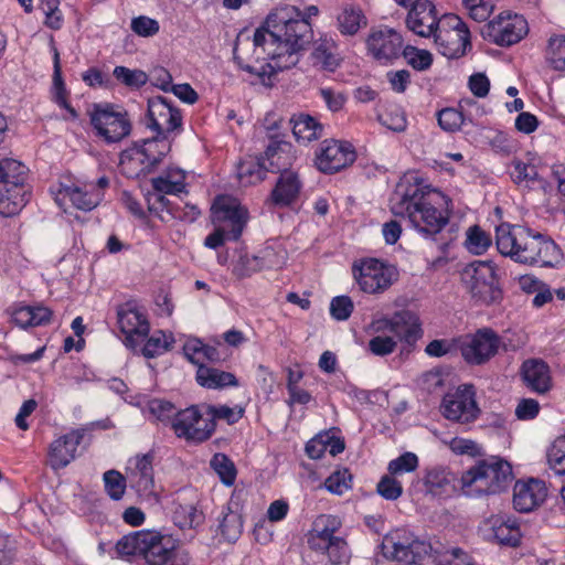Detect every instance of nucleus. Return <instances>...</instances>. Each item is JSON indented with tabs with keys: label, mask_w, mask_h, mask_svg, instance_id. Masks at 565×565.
<instances>
[{
	"label": "nucleus",
	"mask_w": 565,
	"mask_h": 565,
	"mask_svg": "<svg viewBox=\"0 0 565 565\" xmlns=\"http://www.w3.org/2000/svg\"><path fill=\"white\" fill-rule=\"evenodd\" d=\"M153 455H136L130 458L127 467V478L130 487L140 495H149L153 492Z\"/></svg>",
	"instance_id": "obj_22"
},
{
	"label": "nucleus",
	"mask_w": 565,
	"mask_h": 565,
	"mask_svg": "<svg viewBox=\"0 0 565 565\" xmlns=\"http://www.w3.org/2000/svg\"><path fill=\"white\" fill-rule=\"evenodd\" d=\"M529 32L527 21L519 14H499L489 21L482 34L493 43L510 46L521 41Z\"/></svg>",
	"instance_id": "obj_15"
},
{
	"label": "nucleus",
	"mask_w": 565,
	"mask_h": 565,
	"mask_svg": "<svg viewBox=\"0 0 565 565\" xmlns=\"http://www.w3.org/2000/svg\"><path fill=\"white\" fill-rule=\"evenodd\" d=\"M183 351L186 359L198 367L205 365V361L214 362L220 360L218 351L215 348L206 345L196 339L188 341L184 344Z\"/></svg>",
	"instance_id": "obj_41"
},
{
	"label": "nucleus",
	"mask_w": 565,
	"mask_h": 565,
	"mask_svg": "<svg viewBox=\"0 0 565 565\" xmlns=\"http://www.w3.org/2000/svg\"><path fill=\"white\" fill-rule=\"evenodd\" d=\"M26 168L15 159H0V215L19 214L30 200Z\"/></svg>",
	"instance_id": "obj_5"
},
{
	"label": "nucleus",
	"mask_w": 565,
	"mask_h": 565,
	"mask_svg": "<svg viewBox=\"0 0 565 565\" xmlns=\"http://www.w3.org/2000/svg\"><path fill=\"white\" fill-rule=\"evenodd\" d=\"M386 557L406 564H415L427 554V545L406 530H395L382 543Z\"/></svg>",
	"instance_id": "obj_13"
},
{
	"label": "nucleus",
	"mask_w": 565,
	"mask_h": 565,
	"mask_svg": "<svg viewBox=\"0 0 565 565\" xmlns=\"http://www.w3.org/2000/svg\"><path fill=\"white\" fill-rule=\"evenodd\" d=\"M391 210L394 215L408 218L425 236L438 234L449 221L447 198L416 177H405L398 182L391 198Z\"/></svg>",
	"instance_id": "obj_2"
},
{
	"label": "nucleus",
	"mask_w": 565,
	"mask_h": 565,
	"mask_svg": "<svg viewBox=\"0 0 565 565\" xmlns=\"http://www.w3.org/2000/svg\"><path fill=\"white\" fill-rule=\"evenodd\" d=\"M376 490L381 497L391 501L397 500L403 493L402 483L392 476L382 477Z\"/></svg>",
	"instance_id": "obj_63"
},
{
	"label": "nucleus",
	"mask_w": 565,
	"mask_h": 565,
	"mask_svg": "<svg viewBox=\"0 0 565 565\" xmlns=\"http://www.w3.org/2000/svg\"><path fill=\"white\" fill-rule=\"evenodd\" d=\"M372 327L377 333H391L394 339L411 343L422 333L419 318L411 310H401L392 317H383L373 321Z\"/></svg>",
	"instance_id": "obj_18"
},
{
	"label": "nucleus",
	"mask_w": 565,
	"mask_h": 565,
	"mask_svg": "<svg viewBox=\"0 0 565 565\" xmlns=\"http://www.w3.org/2000/svg\"><path fill=\"white\" fill-rule=\"evenodd\" d=\"M120 557H137L147 565H190V554L171 535L140 530L124 535L116 543Z\"/></svg>",
	"instance_id": "obj_3"
},
{
	"label": "nucleus",
	"mask_w": 565,
	"mask_h": 565,
	"mask_svg": "<svg viewBox=\"0 0 565 565\" xmlns=\"http://www.w3.org/2000/svg\"><path fill=\"white\" fill-rule=\"evenodd\" d=\"M403 42L402 35L396 30L383 26L370 31L366 47L369 54L376 61L387 63L399 56Z\"/></svg>",
	"instance_id": "obj_21"
},
{
	"label": "nucleus",
	"mask_w": 565,
	"mask_h": 565,
	"mask_svg": "<svg viewBox=\"0 0 565 565\" xmlns=\"http://www.w3.org/2000/svg\"><path fill=\"white\" fill-rule=\"evenodd\" d=\"M173 523L183 529H193L202 523L203 515L192 504H177L173 510Z\"/></svg>",
	"instance_id": "obj_45"
},
{
	"label": "nucleus",
	"mask_w": 565,
	"mask_h": 565,
	"mask_svg": "<svg viewBox=\"0 0 565 565\" xmlns=\"http://www.w3.org/2000/svg\"><path fill=\"white\" fill-rule=\"evenodd\" d=\"M113 75L118 83L130 88L138 89L147 84L149 76L141 70H131L126 66H116Z\"/></svg>",
	"instance_id": "obj_47"
},
{
	"label": "nucleus",
	"mask_w": 565,
	"mask_h": 565,
	"mask_svg": "<svg viewBox=\"0 0 565 565\" xmlns=\"http://www.w3.org/2000/svg\"><path fill=\"white\" fill-rule=\"evenodd\" d=\"M313 40L308 19L294 6L276 8L256 29L253 38L257 60H268L274 71L288 70L299 62L300 52Z\"/></svg>",
	"instance_id": "obj_1"
},
{
	"label": "nucleus",
	"mask_w": 565,
	"mask_h": 565,
	"mask_svg": "<svg viewBox=\"0 0 565 565\" xmlns=\"http://www.w3.org/2000/svg\"><path fill=\"white\" fill-rule=\"evenodd\" d=\"M147 127L156 135L169 138L182 127V116L172 103L162 96L148 99Z\"/></svg>",
	"instance_id": "obj_14"
},
{
	"label": "nucleus",
	"mask_w": 565,
	"mask_h": 565,
	"mask_svg": "<svg viewBox=\"0 0 565 565\" xmlns=\"http://www.w3.org/2000/svg\"><path fill=\"white\" fill-rule=\"evenodd\" d=\"M397 340L392 335H376L369 341V350L377 356L393 353L397 347Z\"/></svg>",
	"instance_id": "obj_64"
},
{
	"label": "nucleus",
	"mask_w": 565,
	"mask_h": 565,
	"mask_svg": "<svg viewBox=\"0 0 565 565\" xmlns=\"http://www.w3.org/2000/svg\"><path fill=\"white\" fill-rule=\"evenodd\" d=\"M353 276L360 289L366 294H381L398 278L396 267L369 258L353 266Z\"/></svg>",
	"instance_id": "obj_11"
},
{
	"label": "nucleus",
	"mask_w": 565,
	"mask_h": 565,
	"mask_svg": "<svg viewBox=\"0 0 565 565\" xmlns=\"http://www.w3.org/2000/svg\"><path fill=\"white\" fill-rule=\"evenodd\" d=\"M220 530L225 540L235 542L243 531L242 515L236 511H232L228 507L220 523Z\"/></svg>",
	"instance_id": "obj_50"
},
{
	"label": "nucleus",
	"mask_w": 565,
	"mask_h": 565,
	"mask_svg": "<svg viewBox=\"0 0 565 565\" xmlns=\"http://www.w3.org/2000/svg\"><path fill=\"white\" fill-rule=\"evenodd\" d=\"M525 226L501 224L495 230V243L499 253L502 256L510 257L515 263L522 264L521 255L523 250V243H520L519 237L524 236Z\"/></svg>",
	"instance_id": "obj_26"
},
{
	"label": "nucleus",
	"mask_w": 565,
	"mask_h": 565,
	"mask_svg": "<svg viewBox=\"0 0 565 565\" xmlns=\"http://www.w3.org/2000/svg\"><path fill=\"white\" fill-rule=\"evenodd\" d=\"M465 274L469 276L468 289L476 302L489 306L501 301L503 292L493 262L476 260Z\"/></svg>",
	"instance_id": "obj_8"
},
{
	"label": "nucleus",
	"mask_w": 565,
	"mask_h": 565,
	"mask_svg": "<svg viewBox=\"0 0 565 565\" xmlns=\"http://www.w3.org/2000/svg\"><path fill=\"white\" fill-rule=\"evenodd\" d=\"M147 163L141 150L138 148V142H135L132 147L125 149L120 153L119 168L127 178L135 179L150 173L152 168Z\"/></svg>",
	"instance_id": "obj_34"
},
{
	"label": "nucleus",
	"mask_w": 565,
	"mask_h": 565,
	"mask_svg": "<svg viewBox=\"0 0 565 565\" xmlns=\"http://www.w3.org/2000/svg\"><path fill=\"white\" fill-rule=\"evenodd\" d=\"M337 29L344 36H353L366 28L367 18L360 6L347 3L337 15Z\"/></svg>",
	"instance_id": "obj_32"
},
{
	"label": "nucleus",
	"mask_w": 565,
	"mask_h": 565,
	"mask_svg": "<svg viewBox=\"0 0 565 565\" xmlns=\"http://www.w3.org/2000/svg\"><path fill=\"white\" fill-rule=\"evenodd\" d=\"M265 163L268 171L273 173L290 171L289 167L295 159L292 146L281 140H271L265 151Z\"/></svg>",
	"instance_id": "obj_31"
},
{
	"label": "nucleus",
	"mask_w": 565,
	"mask_h": 565,
	"mask_svg": "<svg viewBox=\"0 0 565 565\" xmlns=\"http://www.w3.org/2000/svg\"><path fill=\"white\" fill-rule=\"evenodd\" d=\"M311 58L315 66L327 72H334L341 62L335 42L327 39L316 44Z\"/></svg>",
	"instance_id": "obj_38"
},
{
	"label": "nucleus",
	"mask_w": 565,
	"mask_h": 565,
	"mask_svg": "<svg viewBox=\"0 0 565 565\" xmlns=\"http://www.w3.org/2000/svg\"><path fill=\"white\" fill-rule=\"evenodd\" d=\"M379 121L390 130L402 132L407 127V120L404 111L397 107L386 110L379 115Z\"/></svg>",
	"instance_id": "obj_59"
},
{
	"label": "nucleus",
	"mask_w": 565,
	"mask_h": 565,
	"mask_svg": "<svg viewBox=\"0 0 565 565\" xmlns=\"http://www.w3.org/2000/svg\"><path fill=\"white\" fill-rule=\"evenodd\" d=\"M138 148L148 162L147 164L153 169L169 153L171 143L169 138L156 135L152 138L139 141Z\"/></svg>",
	"instance_id": "obj_40"
},
{
	"label": "nucleus",
	"mask_w": 565,
	"mask_h": 565,
	"mask_svg": "<svg viewBox=\"0 0 565 565\" xmlns=\"http://www.w3.org/2000/svg\"><path fill=\"white\" fill-rule=\"evenodd\" d=\"M546 495V486L541 480L516 481L513 487V507L519 512L527 513L540 507Z\"/></svg>",
	"instance_id": "obj_23"
},
{
	"label": "nucleus",
	"mask_w": 565,
	"mask_h": 565,
	"mask_svg": "<svg viewBox=\"0 0 565 565\" xmlns=\"http://www.w3.org/2000/svg\"><path fill=\"white\" fill-rule=\"evenodd\" d=\"M500 345L499 335L492 329L482 328L460 341V351L469 364L480 365L494 356Z\"/></svg>",
	"instance_id": "obj_16"
},
{
	"label": "nucleus",
	"mask_w": 565,
	"mask_h": 565,
	"mask_svg": "<svg viewBox=\"0 0 565 565\" xmlns=\"http://www.w3.org/2000/svg\"><path fill=\"white\" fill-rule=\"evenodd\" d=\"M11 321L19 328L44 326L51 321L52 311L44 306L18 303L8 309Z\"/></svg>",
	"instance_id": "obj_29"
},
{
	"label": "nucleus",
	"mask_w": 565,
	"mask_h": 565,
	"mask_svg": "<svg viewBox=\"0 0 565 565\" xmlns=\"http://www.w3.org/2000/svg\"><path fill=\"white\" fill-rule=\"evenodd\" d=\"M443 415L452 422L468 424L478 418L480 413L471 385L457 388L454 393L444 396L441 403Z\"/></svg>",
	"instance_id": "obj_17"
},
{
	"label": "nucleus",
	"mask_w": 565,
	"mask_h": 565,
	"mask_svg": "<svg viewBox=\"0 0 565 565\" xmlns=\"http://www.w3.org/2000/svg\"><path fill=\"white\" fill-rule=\"evenodd\" d=\"M493 539L502 545L518 546L521 541L520 523L516 518L501 513L488 520Z\"/></svg>",
	"instance_id": "obj_30"
},
{
	"label": "nucleus",
	"mask_w": 565,
	"mask_h": 565,
	"mask_svg": "<svg viewBox=\"0 0 565 565\" xmlns=\"http://www.w3.org/2000/svg\"><path fill=\"white\" fill-rule=\"evenodd\" d=\"M117 322L125 334L124 343L137 352L150 331L146 310L134 300L127 301L117 308Z\"/></svg>",
	"instance_id": "obj_12"
},
{
	"label": "nucleus",
	"mask_w": 565,
	"mask_h": 565,
	"mask_svg": "<svg viewBox=\"0 0 565 565\" xmlns=\"http://www.w3.org/2000/svg\"><path fill=\"white\" fill-rule=\"evenodd\" d=\"M172 429L177 437L186 441L201 444L209 440L216 425L204 412V404L192 405L177 412L172 420Z\"/></svg>",
	"instance_id": "obj_9"
},
{
	"label": "nucleus",
	"mask_w": 565,
	"mask_h": 565,
	"mask_svg": "<svg viewBox=\"0 0 565 565\" xmlns=\"http://www.w3.org/2000/svg\"><path fill=\"white\" fill-rule=\"evenodd\" d=\"M519 241L523 243V250L519 254L523 265L555 267L562 260L559 247L547 235L525 226L524 236H520Z\"/></svg>",
	"instance_id": "obj_10"
},
{
	"label": "nucleus",
	"mask_w": 565,
	"mask_h": 565,
	"mask_svg": "<svg viewBox=\"0 0 565 565\" xmlns=\"http://www.w3.org/2000/svg\"><path fill=\"white\" fill-rule=\"evenodd\" d=\"M469 15L477 22H483L491 15L495 0H462Z\"/></svg>",
	"instance_id": "obj_57"
},
{
	"label": "nucleus",
	"mask_w": 565,
	"mask_h": 565,
	"mask_svg": "<svg viewBox=\"0 0 565 565\" xmlns=\"http://www.w3.org/2000/svg\"><path fill=\"white\" fill-rule=\"evenodd\" d=\"M105 491L110 499L120 500L127 487L126 478L117 470H108L104 473Z\"/></svg>",
	"instance_id": "obj_54"
},
{
	"label": "nucleus",
	"mask_w": 565,
	"mask_h": 565,
	"mask_svg": "<svg viewBox=\"0 0 565 565\" xmlns=\"http://www.w3.org/2000/svg\"><path fill=\"white\" fill-rule=\"evenodd\" d=\"M407 64L416 71H426L431 66L433 55L426 50L407 45L402 51Z\"/></svg>",
	"instance_id": "obj_55"
},
{
	"label": "nucleus",
	"mask_w": 565,
	"mask_h": 565,
	"mask_svg": "<svg viewBox=\"0 0 565 565\" xmlns=\"http://www.w3.org/2000/svg\"><path fill=\"white\" fill-rule=\"evenodd\" d=\"M340 526V521L332 515H320L311 531L308 543L311 550L322 551L328 544L337 540L339 536L334 532Z\"/></svg>",
	"instance_id": "obj_33"
},
{
	"label": "nucleus",
	"mask_w": 565,
	"mask_h": 565,
	"mask_svg": "<svg viewBox=\"0 0 565 565\" xmlns=\"http://www.w3.org/2000/svg\"><path fill=\"white\" fill-rule=\"evenodd\" d=\"M85 435V429H74L55 439L50 447L49 461L54 470L65 468L76 457V450Z\"/></svg>",
	"instance_id": "obj_25"
},
{
	"label": "nucleus",
	"mask_w": 565,
	"mask_h": 565,
	"mask_svg": "<svg viewBox=\"0 0 565 565\" xmlns=\"http://www.w3.org/2000/svg\"><path fill=\"white\" fill-rule=\"evenodd\" d=\"M418 467V457L414 452H404L390 461L387 470L392 476L412 472Z\"/></svg>",
	"instance_id": "obj_62"
},
{
	"label": "nucleus",
	"mask_w": 565,
	"mask_h": 565,
	"mask_svg": "<svg viewBox=\"0 0 565 565\" xmlns=\"http://www.w3.org/2000/svg\"><path fill=\"white\" fill-rule=\"evenodd\" d=\"M546 60L556 71H565V36H552L546 49Z\"/></svg>",
	"instance_id": "obj_52"
},
{
	"label": "nucleus",
	"mask_w": 565,
	"mask_h": 565,
	"mask_svg": "<svg viewBox=\"0 0 565 565\" xmlns=\"http://www.w3.org/2000/svg\"><path fill=\"white\" fill-rule=\"evenodd\" d=\"M152 189L163 194H179L185 189V173L181 169L172 168L151 180Z\"/></svg>",
	"instance_id": "obj_37"
},
{
	"label": "nucleus",
	"mask_w": 565,
	"mask_h": 565,
	"mask_svg": "<svg viewBox=\"0 0 565 565\" xmlns=\"http://www.w3.org/2000/svg\"><path fill=\"white\" fill-rule=\"evenodd\" d=\"M237 178L244 185L256 184L263 181L268 172L264 157H248L239 161L237 164Z\"/></svg>",
	"instance_id": "obj_39"
},
{
	"label": "nucleus",
	"mask_w": 565,
	"mask_h": 565,
	"mask_svg": "<svg viewBox=\"0 0 565 565\" xmlns=\"http://www.w3.org/2000/svg\"><path fill=\"white\" fill-rule=\"evenodd\" d=\"M491 245L490 235L475 225L467 231L466 247L476 255L483 254Z\"/></svg>",
	"instance_id": "obj_53"
},
{
	"label": "nucleus",
	"mask_w": 565,
	"mask_h": 565,
	"mask_svg": "<svg viewBox=\"0 0 565 565\" xmlns=\"http://www.w3.org/2000/svg\"><path fill=\"white\" fill-rule=\"evenodd\" d=\"M321 552H326L333 565H342L350 559V550L344 539L338 537L328 544Z\"/></svg>",
	"instance_id": "obj_58"
},
{
	"label": "nucleus",
	"mask_w": 565,
	"mask_h": 565,
	"mask_svg": "<svg viewBox=\"0 0 565 565\" xmlns=\"http://www.w3.org/2000/svg\"><path fill=\"white\" fill-rule=\"evenodd\" d=\"M148 203L150 212L154 213L162 221H168L162 214L163 212L173 218L174 212L178 209V206L173 205L170 200L166 198V194L156 191L149 196Z\"/></svg>",
	"instance_id": "obj_60"
},
{
	"label": "nucleus",
	"mask_w": 565,
	"mask_h": 565,
	"mask_svg": "<svg viewBox=\"0 0 565 565\" xmlns=\"http://www.w3.org/2000/svg\"><path fill=\"white\" fill-rule=\"evenodd\" d=\"M547 460L557 475H565V435L553 441L547 451Z\"/></svg>",
	"instance_id": "obj_56"
},
{
	"label": "nucleus",
	"mask_w": 565,
	"mask_h": 565,
	"mask_svg": "<svg viewBox=\"0 0 565 565\" xmlns=\"http://www.w3.org/2000/svg\"><path fill=\"white\" fill-rule=\"evenodd\" d=\"M301 190V182L294 171H284L271 190L268 203L274 206L286 207L294 203Z\"/></svg>",
	"instance_id": "obj_28"
},
{
	"label": "nucleus",
	"mask_w": 565,
	"mask_h": 565,
	"mask_svg": "<svg viewBox=\"0 0 565 565\" xmlns=\"http://www.w3.org/2000/svg\"><path fill=\"white\" fill-rule=\"evenodd\" d=\"M53 83L55 88V102L63 108H65L72 118H76L77 111L68 104L66 99V89L62 79L61 64H60V54L57 50H54V73H53Z\"/></svg>",
	"instance_id": "obj_49"
},
{
	"label": "nucleus",
	"mask_w": 565,
	"mask_h": 565,
	"mask_svg": "<svg viewBox=\"0 0 565 565\" xmlns=\"http://www.w3.org/2000/svg\"><path fill=\"white\" fill-rule=\"evenodd\" d=\"M210 465L225 486L230 487L234 484L237 470L234 462L226 455L221 452L215 454Z\"/></svg>",
	"instance_id": "obj_48"
},
{
	"label": "nucleus",
	"mask_w": 565,
	"mask_h": 565,
	"mask_svg": "<svg viewBox=\"0 0 565 565\" xmlns=\"http://www.w3.org/2000/svg\"><path fill=\"white\" fill-rule=\"evenodd\" d=\"M204 412L215 425L216 420H224L228 425H233L244 416L245 411L241 406L204 404Z\"/></svg>",
	"instance_id": "obj_46"
},
{
	"label": "nucleus",
	"mask_w": 565,
	"mask_h": 565,
	"mask_svg": "<svg viewBox=\"0 0 565 565\" xmlns=\"http://www.w3.org/2000/svg\"><path fill=\"white\" fill-rule=\"evenodd\" d=\"M452 477L444 468H431L424 477V484L431 494H440L450 484Z\"/></svg>",
	"instance_id": "obj_51"
},
{
	"label": "nucleus",
	"mask_w": 565,
	"mask_h": 565,
	"mask_svg": "<svg viewBox=\"0 0 565 565\" xmlns=\"http://www.w3.org/2000/svg\"><path fill=\"white\" fill-rule=\"evenodd\" d=\"M522 380L526 387L537 394H545L552 387V377L548 365L542 360H526L523 362Z\"/></svg>",
	"instance_id": "obj_27"
},
{
	"label": "nucleus",
	"mask_w": 565,
	"mask_h": 565,
	"mask_svg": "<svg viewBox=\"0 0 565 565\" xmlns=\"http://www.w3.org/2000/svg\"><path fill=\"white\" fill-rule=\"evenodd\" d=\"M213 222L217 224L215 231L206 236L204 245L217 248L225 241H237L247 223V210L230 196H218L213 206Z\"/></svg>",
	"instance_id": "obj_6"
},
{
	"label": "nucleus",
	"mask_w": 565,
	"mask_h": 565,
	"mask_svg": "<svg viewBox=\"0 0 565 565\" xmlns=\"http://www.w3.org/2000/svg\"><path fill=\"white\" fill-rule=\"evenodd\" d=\"M292 134L297 141L308 143L322 136L323 126L310 115L299 114L290 119Z\"/></svg>",
	"instance_id": "obj_36"
},
{
	"label": "nucleus",
	"mask_w": 565,
	"mask_h": 565,
	"mask_svg": "<svg viewBox=\"0 0 565 565\" xmlns=\"http://www.w3.org/2000/svg\"><path fill=\"white\" fill-rule=\"evenodd\" d=\"M513 480L511 465L502 459L479 461L462 473V489L468 494H495L505 490Z\"/></svg>",
	"instance_id": "obj_4"
},
{
	"label": "nucleus",
	"mask_w": 565,
	"mask_h": 565,
	"mask_svg": "<svg viewBox=\"0 0 565 565\" xmlns=\"http://www.w3.org/2000/svg\"><path fill=\"white\" fill-rule=\"evenodd\" d=\"M407 28L415 34L429 38L438 28V18L434 3L429 0L417 1L411 8L407 19Z\"/></svg>",
	"instance_id": "obj_24"
},
{
	"label": "nucleus",
	"mask_w": 565,
	"mask_h": 565,
	"mask_svg": "<svg viewBox=\"0 0 565 565\" xmlns=\"http://www.w3.org/2000/svg\"><path fill=\"white\" fill-rule=\"evenodd\" d=\"M450 29H438L433 35L439 52L448 58H459L463 56L471 46L470 32L462 20L457 15H450Z\"/></svg>",
	"instance_id": "obj_19"
},
{
	"label": "nucleus",
	"mask_w": 565,
	"mask_h": 565,
	"mask_svg": "<svg viewBox=\"0 0 565 565\" xmlns=\"http://www.w3.org/2000/svg\"><path fill=\"white\" fill-rule=\"evenodd\" d=\"M275 253L271 248H265L259 255H245L241 257L239 276H250L258 270L270 268L275 265L273 257Z\"/></svg>",
	"instance_id": "obj_43"
},
{
	"label": "nucleus",
	"mask_w": 565,
	"mask_h": 565,
	"mask_svg": "<svg viewBox=\"0 0 565 565\" xmlns=\"http://www.w3.org/2000/svg\"><path fill=\"white\" fill-rule=\"evenodd\" d=\"M356 159L351 143L339 140H324L316 153V166L323 173H335L351 166Z\"/></svg>",
	"instance_id": "obj_20"
},
{
	"label": "nucleus",
	"mask_w": 565,
	"mask_h": 565,
	"mask_svg": "<svg viewBox=\"0 0 565 565\" xmlns=\"http://www.w3.org/2000/svg\"><path fill=\"white\" fill-rule=\"evenodd\" d=\"M351 480L348 470H338L326 479L324 487L329 492L341 495L351 488Z\"/></svg>",
	"instance_id": "obj_61"
},
{
	"label": "nucleus",
	"mask_w": 565,
	"mask_h": 565,
	"mask_svg": "<svg viewBox=\"0 0 565 565\" xmlns=\"http://www.w3.org/2000/svg\"><path fill=\"white\" fill-rule=\"evenodd\" d=\"M195 379L199 385L209 390H221L238 385V381L233 373L206 365L198 367Z\"/></svg>",
	"instance_id": "obj_35"
},
{
	"label": "nucleus",
	"mask_w": 565,
	"mask_h": 565,
	"mask_svg": "<svg viewBox=\"0 0 565 565\" xmlns=\"http://www.w3.org/2000/svg\"><path fill=\"white\" fill-rule=\"evenodd\" d=\"M172 343L173 339L159 330L153 332L146 342L143 341V343L137 348V351L139 350L145 358L152 359L170 350Z\"/></svg>",
	"instance_id": "obj_44"
},
{
	"label": "nucleus",
	"mask_w": 565,
	"mask_h": 565,
	"mask_svg": "<svg viewBox=\"0 0 565 565\" xmlns=\"http://www.w3.org/2000/svg\"><path fill=\"white\" fill-rule=\"evenodd\" d=\"M89 118L96 136L107 143L121 141L130 135L132 129L127 110L115 104H95Z\"/></svg>",
	"instance_id": "obj_7"
},
{
	"label": "nucleus",
	"mask_w": 565,
	"mask_h": 565,
	"mask_svg": "<svg viewBox=\"0 0 565 565\" xmlns=\"http://www.w3.org/2000/svg\"><path fill=\"white\" fill-rule=\"evenodd\" d=\"M73 205L83 211H92L103 200V193L99 190L90 191L87 185L84 188L74 186L66 190Z\"/></svg>",
	"instance_id": "obj_42"
}]
</instances>
